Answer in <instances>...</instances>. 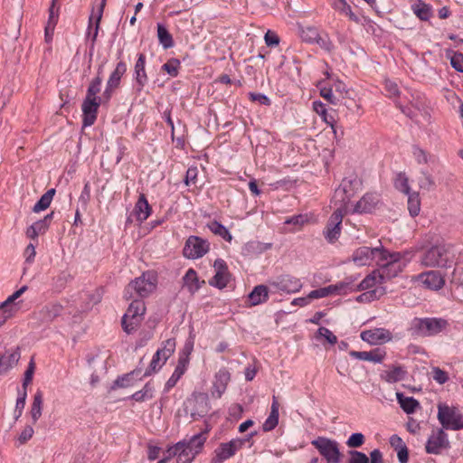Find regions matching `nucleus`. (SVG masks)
Here are the masks:
<instances>
[{"label":"nucleus","instance_id":"42","mask_svg":"<svg viewBox=\"0 0 463 463\" xmlns=\"http://www.w3.org/2000/svg\"><path fill=\"white\" fill-rule=\"evenodd\" d=\"M207 226L213 233L219 235L223 240H225L227 241H231L232 240V236L229 232L227 228L225 226H223L222 223H220L219 222L213 221V222H209Z\"/></svg>","mask_w":463,"mask_h":463},{"label":"nucleus","instance_id":"37","mask_svg":"<svg viewBox=\"0 0 463 463\" xmlns=\"http://www.w3.org/2000/svg\"><path fill=\"white\" fill-rule=\"evenodd\" d=\"M43 402V392L41 391H37L33 396V401L30 411V414L33 424L36 423V421L42 416Z\"/></svg>","mask_w":463,"mask_h":463},{"label":"nucleus","instance_id":"11","mask_svg":"<svg viewBox=\"0 0 463 463\" xmlns=\"http://www.w3.org/2000/svg\"><path fill=\"white\" fill-rule=\"evenodd\" d=\"M383 250L384 248L383 247L370 248L363 246L354 251L352 259L357 266L369 265L372 260H374L377 264Z\"/></svg>","mask_w":463,"mask_h":463},{"label":"nucleus","instance_id":"4","mask_svg":"<svg viewBox=\"0 0 463 463\" xmlns=\"http://www.w3.org/2000/svg\"><path fill=\"white\" fill-rule=\"evenodd\" d=\"M449 323L440 317L414 318L411 323L412 334L418 336H433L447 329Z\"/></svg>","mask_w":463,"mask_h":463},{"label":"nucleus","instance_id":"55","mask_svg":"<svg viewBox=\"0 0 463 463\" xmlns=\"http://www.w3.org/2000/svg\"><path fill=\"white\" fill-rule=\"evenodd\" d=\"M58 12H59V7H55V4H52V5L49 9V20L47 23V25H49V28H52V31L54 30L55 25L57 24L58 16H59Z\"/></svg>","mask_w":463,"mask_h":463},{"label":"nucleus","instance_id":"43","mask_svg":"<svg viewBox=\"0 0 463 463\" xmlns=\"http://www.w3.org/2000/svg\"><path fill=\"white\" fill-rule=\"evenodd\" d=\"M408 195V210L412 217L417 216L420 211V200L419 194L416 192L411 193Z\"/></svg>","mask_w":463,"mask_h":463},{"label":"nucleus","instance_id":"6","mask_svg":"<svg viewBox=\"0 0 463 463\" xmlns=\"http://www.w3.org/2000/svg\"><path fill=\"white\" fill-rule=\"evenodd\" d=\"M156 286V276L149 272L143 273L127 286L125 296L127 298H134L136 296L146 298L155 290Z\"/></svg>","mask_w":463,"mask_h":463},{"label":"nucleus","instance_id":"23","mask_svg":"<svg viewBox=\"0 0 463 463\" xmlns=\"http://www.w3.org/2000/svg\"><path fill=\"white\" fill-rule=\"evenodd\" d=\"M20 357L21 354L18 348L13 349L3 355H0V374H4L10 369L14 368L18 364Z\"/></svg>","mask_w":463,"mask_h":463},{"label":"nucleus","instance_id":"54","mask_svg":"<svg viewBox=\"0 0 463 463\" xmlns=\"http://www.w3.org/2000/svg\"><path fill=\"white\" fill-rule=\"evenodd\" d=\"M364 442V436L362 433H353L347 439L346 445L349 448H359Z\"/></svg>","mask_w":463,"mask_h":463},{"label":"nucleus","instance_id":"61","mask_svg":"<svg viewBox=\"0 0 463 463\" xmlns=\"http://www.w3.org/2000/svg\"><path fill=\"white\" fill-rule=\"evenodd\" d=\"M349 463H369V458L363 452L353 450Z\"/></svg>","mask_w":463,"mask_h":463},{"label":"nucleus","instance_id":"22","mask_svg":"<svg viewBox=\"0 0 463 463\" xmlns=\"http://www.w3.org/2000/svg\"><path fill=\"white\" fill-rule=\"evenodd\" d=\"M419 279L426 288L433 290L440 289L445 283L441 274L436 270L421 273Z\"/></svg>","mask_w":463,"mask_h":463},{"label":"nucleus","instance_id":"36","mask_svg":"<svg viewBox=\"0 0 463 463\" xmlns=\"http://www.w3.org/2000/svg\"><path fill=\"white\" fill-rule=\"evenodd\" d=\"M396 398L401 408L408 414L413 413L420 406L416 399L413 397H406L402 392H396Z\"/></svg>","mask_w":463,"mask_h":463},{"label":"nucleus","instance_id":"14","mask_svg":"<svg viewBox=\"0 0 463 463\" xmlns=\"http://www.w3.org/2000/svg\"><path fill=\"white\" fill-rule=\"evenodd\" d=\"M345 215L344 209H335L324 230L325 238L329 242L336 241L341 233V224Z\"/></svg>","mask_w":463,"mask_h":463},{"label":"nucleus","instance_id":"8","mask_svg":"<svg viewBox=\"0 0 463 463\" xmlns=\"http://www.w3.org/2000/svg\"><path fill=\"white\" fill-rule=\"evenodd\" d=\"M450 447L448 434L443 429L439 428L431 431L425 444V451L431 455H441L445 450H449Z\"/></svg>","mask_w":463,"mask_h":463},{"label":"nucleus","instance_id":"45","mask_svg":"<svg viewBox=\"0 0 463 463\" xmlns=\"http://www.w3.org/2000/svg\"><path fill=\"white\" fill-rule=\"evenodd\" d=\"M394 186L400 192L409 194H411V188L409 185V179L404 173H399L394 180Z\"/></svg>","mask_w":463,"mask_h":463},{"label":"nucleus","instance_id":"47","mask_svg":"<svg viewBox=\"0 0 463 463\" xmlns=\"http://www.w3.org/2000/svg\"><path fill=\"white\" fill-rule=\"evenodd\" d=\"M101 83H102V78H101V76L99 73L98 76L96 78H94L91 80V82L90 83V85L88 87V90H87L86 97L92 98V99L93 98H99L97 95L100 91Z\"/></svg>","mask_w":463,"mask_h":463},{"label":"nucleus","instance_id":"1","mask_svg":"<svg viewBox=\"0 0 463 463\" xmlns=\"http://www.w3.org/2000/svg\"><path fill=\"white\" fill-rule=\"evenodd\" d=\"M408 263V259L401 252H390L384 249L381 259L378 260V271L383 282L398 276Z\"/></svg>","mask_w":463,"mask_h":463},{"label":"nucleus","instance_id":"31","mask_svg":"<svg viewBox=\"0 0 463 463\" xmlns=\"http://www.w3.org/2000/svg\"><path fill=\"white\" fill-rule=\"evenodd\" d=\"M331 6L335 11L348 16L351 21L356 24L361 23L360 17L352 11L350 5L345 0H331Z\"/></svg>","mask_w":463,"mask_h":463},{"label":"nucleus","instance_id":"13","mask_svg":"<svg viewBox=\"0 0 463 463\" xmlns=\"http://www.w3.org/2000/svg\"><path fill=\"white\" fill-rule=\"evenodd\" d=\"M269 284L277 291H281L287 294L298 292L303 287V284L299 279L289 274L278 276L277 278L273 279Z\"/></svg>","mask_w":463,"mask_h":463},{"label":"nucleus","instance_id":"41","mask_svg":"<svg viewBox=\"0 0 463 463\" xmlns=\"http://www.w3.org/2000/svg\"><path fill=\"white\" fill-rule=\"evenodd\" d=\"M163 344L164 346L162 348H159L156 351V353L157 356H161L162 364H165L175 350V340L174 338H169L165 340Z\"/></svg>","mask_w":463,"mask_h":463},{"label":"nucleus","instance_id":"17","mask_svg":"<svg viewBox=\"0 0 463 463\" xmlns=\"http://www.w3.org/2000/svg\"><path fill=\"white\" fill-rule=\"evenodd\" d=\"M100 101V98L92 99L85 97L81 106L84 127H90L94 124L97 118L98 109L99 108Z\"/></svg>","mask_w":463,"mask_h":463},{"label":"nucleus","instance_id":"33","mask_svg":"<svg viewBox=\"0 0 463 463\" xmlns=\"http://www.w3.org/2000/svg\"><path fill=\"white\" fill-rule=\"evenodd\" d=\"M62 306L58 303H51L44 306L41 311L42 319L44 322H51L61 314Z\"/></svg>","mask_w":463,"mask_h":463},{"label":"nucleus","instance_id":"29","mask_svg":"<svg viewBox=\"0 0 463 463\" xmlns=\"http://www.w3.org/2000/svg\"><path fill=\"white\" fill-rule=\"evenodd\" d=\"M151 207L145 194H141L134 208V213L137 216V221L139 222H143L144 221H146L151 214Z\"/></svg>","mask_w":463,"mask_h":463},{"label":"nucleus","instance_id":"46","mask_svg":"<svg viewBox=\"0 0 463 463\" xmlns=\"http://www.w3.org/2000/svg\"><path fill=\"white\" fill-rule=\"evenodd\" d=\"M154 389L150 383H146L144 388L140 391L136 392L132 394L131 398L136 402H144L153 397Z\"/></svg>","mask_w":463,"mask_h":463},{"label":"nucleus","instance_id":"64","mask_svg":"<svg viewBox=\"0 0 463 463\" xmlns=\"http://www.w3.org/2000/svg\"><path fill=\"white\" fill-rule=\"evenodd\" d=\"M317 333L320 336L326 338L331 345L337 342L336 336L326 327H319Z\"/></svg>","mask_w":463,"mask_h":463},{"label":"nucleus","instance_id":"28","mask_svg":"<svg viewBox=\"0 0 463 463\" xmlns=\"http://www.w3.org/2000/svg\"><path fill=\"white\" fill-rule=\"evenodd\" d=\"M207 434L208 430H205L192 436L188 439H183V441H185L188 448L194 453V458L202 452L207 440Z\"/></svg>","mask_w":463,"mask_h":463},{"label":"nucleus","instance_id":"3","mask_svg":"<svg viewBox=\"0 0 463 463\" xmlns=\"http://www.w3.org/2000/svg\"><path fill=\"white\" fill-rule=\"evenodd\" d=\"M437 418L441 425L440 429L450 430H463V413L456 406L439 402L437 405Z\"/></svg>","mask_w":463,"mask_h":463},{"label":"nucleus","instance_id":"60","mask_svg":"<svg viewBox=\"0 0 463 463\" xmlns=\"http://www.w3.org/2000/svg\"><path fill=\"white\" fill-rule=\"evenodd\" d=\"M33 428L31 425H26L18 437L19 443H26L33 437Z\"/></svg>","mask_w":463,"mask_h":463},{"label":"nucleus","instance_id":"20","mask_svg":"<svg viewBox=\"0 0 463 463\" xmlns=\"http://www.w3.org/2000/svg\"><path fill=\"white\" fill-rule=\"evenodd\" d=\"M361 338L372 345H378L390 341L392 339V335L384 328H374L362 332Z\"/></svg>","mask_w":463,"mask_h":463},{"label":"nucleus","instance_id":"62","mask_svg":"<svg viewBox=\"0 0 463 463\" xmlns=\"http://www.w3.org/2000/svg\"><path fill=\"white\" fill-rule=\"evenodd\" d=\"M450 64L457 71L463 72V54L454 53L450 59Z\"/></svg>","mask_w":463,"mask_h":463},{"label":"nucleus","instance_id":"40","mask_svg":"<svg viewBox=\"0 0 463 463\" xmlns=\"http://www.w3.org/2000/svg\"><path fill=\"white\" fill-rule=\"evenodd\" d=\"M54 194L55 189H50L44 193L33 207V211L34 213H40L41 211L47 209L52 201Z\"/></svg>","mask_w":463,"mask_h":463},{"label":"nucleus","instance_id":"52","mask_svg":"<svg viewBox=\"0 0 463 463\" xmlns=\"http://www.w3.org/2000/svg\"><path fill=\"white\" fill-rule=\"evenodd\" d=\"M318 31L315 27H307L305 29L301 30L300 36L303 41L309 43H315V41L318 35Z\"/></svg>","mask_w":463,"mask_h":463},{"label":"nucleus","instance_id":"7","mask_svg":"<svg viewBox=\"0 0 463 463\" xmlns=\"http://www.w3.org/2000/svg\"><path fill=\"white\" fill-rule=\"evenodd\" d=\"M146 313L143 300L134 299L122 317V327L127 334H131L138 327Z\"/></svg>","mask_w":463,"mask_h":463},{"label":"nucleus","instance_id":"51","mask_svg":"<svg viewBox=\"0 0 463 463\" xmlns=\"http://www.w3.org/2000/svg\"><path fill=\"white\" fill-rule=\"evenodd\" d=\"M165 364H162L161 356H157V353L154 354L149 366L146 370L144 376H149L152 373L157 372Z\"/></svg>","mask_w":463,"mask_h":463},{"label":"nucleus","instance_id":"57","mask_svg":"<svg viewBox=\"0 0 463 463\" xmlns=\"http://www.w3.org/2000/svg\"><path fill=\"white\" fill-rule=\"evenodd\" d=\"M34 369H35L34 362L32 359L28 364V367H27L25 373H24V381H23V388L26 389L27 385L31 383V382L33 380V373H34Z\"/></svg>","mask_w":463,"mask_h":463},{"label":"nucleus","instance_id":"38","mask_svg":"<svg viewBox=\"0 0 463 463\" xmlns=\"http://www.w3.org/2000/svg\"><path fill=\"white\" fill-rule=\"evenodd\" d=\"M189 402H195L199 404V409L191 410L190 414L194 420H197L198 418L203 417L207 413V398L204 395H199L198 397H195L194 400L189 401Z\"/></svg>","mask_w":463,"mask_h":463},{"label":"nucleus","instance_id":"16","mask_svg":"<svg viewBox=\"0 0 463 463\" xmlns=\"http://www.w3.org/2000/svg\"><path fill=\"white\" fill-rule=\"evenodd\" d=\"M167 458H176V463H191L194 453L188 448L185 441H179L166 450Z\"/></svg>","mask_w":463,"mask_h":463},{"label":"nucleus","instance_id":"35","mask_svg":"<svg viewBox=\"0 0 463 463\" xmlns=\"http://www.w3.org/2000/svg\"><path fill=\"white\" fill-rule=\"evenodd\" d=\"M411 10L421 21H428L432 14L431 6L421 0H417V2L411 5Z\"/></svg>","mask_w":463,"mask_h":463},{"label":"nucleus","instance_id":"50","mask_svg":"<svg viewBox=\"0 0 463 463\" xmlns=\"http://www.w3.org/2000/svg\"><path fill=\"white\" fill-rule=\"evenodd\" d=\"M418 184L420 189L430 191L435 186V183L430 175L426 172H421L419 177Z\"/></svg>","mask_w":463,"mask_h":463},{"label":"nucleus","instance_id":"63","mask_svg":"<svg viewBox=\"0 0 463 463\" xmlns=\"http://www.w3.org/2000/svg\"><path fill=\"white\" fill-rule=\"evenodd\" d=\"M320 95L326 99L327 100L328 102H330L331 104H337L338 103V99L334 95L333 93V90L331 88H322L320 90Z\"/></svg>","mask_w":463,"mask_h":463},{"label":"nucleus","instance_id":"24","mask_svg":"<svg viewBox=\"0 0 463 463\" xmlns=\"http://www.w3.org/2000/svg\"><path fill=\"white\" fill-rule=\"evenodd\" d=\"M350 356L362 361L373 362L374 364L382 363L385 356V352L382 351L379 348L373 349L372 351H351L349 353Z\"/></svg>","mask_w":463,"mask_h":463},{"label":"nucleus","instance_id":"9","mask_svg":"<svg viewBox=\"0 0 463 463\" xmlns=\"http://www.w3.org/2000/svg\"><path fill=\"white\" fill-rule=\"evenodd\" d=\"M311 444L319 451L320 455L325 458L327 463H339L340 451L338 443L335 440L318 437L311 441Z\"/></svg>","mask_w":463,"mask_h":463},{"label":"nucleus","instance_id":"27","mask_svg":"<svg viewBox=\"0 0 463 463\" xmlns=\"http://www.w3.org/2000/svg\"><path fill=\"white\" fill-rule=\"evenodd\" d=\"M351 283H353L352 281H350ZM384 283L383 280L382 279V277L378 271V269L376 270H373L371 274H369L368 276H366L360 283L359 285L357 286H354V284H352L353 286V290H348V293L349 292H353V291H358V290H365V289H369L373 287H374L375 285L377 284H383Z\"/></svg>","mask_w":463,"mask_h":463},{"label":"nucleus","instance_id":"19","mask_svg":"<svg viewBox=\"0 0 463 463\" xmlns=\"http://www.w3.org/2000/svg\"><path fill=\"white\" fill-rule=\"evenodd\" d=\"M146 56L144 53H139L134 67V78L136 81V88L137 91H141L147 83L148 78L145 69Z\"/></svg>","mask_w":463,"mask_h":463},{"label":"nucleus","instance_id":"48","mask_svg":"<svg viewBox=\"0 0 463 463\" xmlns=\"http://www.w3.org/2000/svg\"><path fill=\"white\" fill-rule=\"evenodd\" d=\"M53 213L47 214L43 219L33 222L32 225L35 228L39 234H43L49 229Z\"/></svg>","mask_w":463,"mask_h":463},{"label":"nucleus","instance_id":"26","mask_svg":"<svg viewBox=\"0 0 463 463\" xmlns=\"http://www.w3.org/2000/svg\"><path fill=\"white\" fill-rule=\"evenodd\" d=\"M100 21L101 18H99V14L95 13V9L93 8L89 19V26L87 32V38L90 40V52H93L95 47V43L98 37Z\"/></svg>","mask_w":463,"mask_h":463},{"label":"nucleus","instance_id":"44","mask_svg":"<svg viewBox=\"0 0 463 463\" xmlns=\"http://www.w3.org/2000/svg\"><path fill=\"white\" fill-rule=\"evenodd\" d=\"M184 282L190 292H194L199 288L197 274L193 269H189L186 271L184 277Z\"/></svg>","mask_w":463,"mask_h":463},{"label":"nucleus","instance_id":"32","mask_svg":"<svg viewBox=\"0 0 463 463\" xmlns=\"http://www.w3.org/2000/svg\"><path fill=\"white\" fill-rule=\"evenodd\" d=\"M269 289L265 285L256 286L253 290L249 294V299L251 306L262 304L268 300Z\"/></svg>","mask_w":463,"mask_h":463},{"label":"nucleus","instance_id":"58","mask_svg":"<svg viewBox=\"0 0 463 463\" xmlns=\"http://www.w3.org/2000/svg\"><path fill=\"white\" fill-rule=\"evenodd\" d=\"M412 154L415 160L419 164H427L428 163V154L426 151L421 149L420 147L414 146L412 148Z\"/></svg>","mask_w":463,"mask_h":463},{"label":"nucleus","instance_id":"39","mask_svg":"<svg viewBox=\"0 0 463 463\" xmlns=\"http://www.w3.org/2000/svg\"><path fill=\"white\" fill-rule=\"evenodd\" d=\"M157 37L159 43L164 49H169L174 46V40L168 30L161 24H157Z\"/></svg>","mask_w":463,"mask_h":463},{"label":"nucleus","instance_id":"21","mask_svg":"<svg viewBox=\"0 0 463 463\" xmlns=\"http://www.w3.org/2000/svg\"><path fill=\"white\" fill-rule=\"evenodd\" d=\"M379 203V196L376 194L369 193L364 194L354 205V213H372Z\"/></svg>","mask_w":463,"mask_h":463},{"label":"nucleus","instance_id":"15","mask_svg":"<svg viewBox=\"0 0 463 463\" xmlns=\"http://www.w3.org/2000/svg\"><path fill=\"white\" fill-rule=\"evenodd\" d=\"M351 282L342 281L335 285H329L325 288L312 290L308 294L309 299L322 298L329 295H346L348 290H353Z\"/></svg>","mask_w":463,"mask_h":463},{"label":"nucleus","instance_id":"53","mask_svg":"<svg viewBox=\"0 0 463 463\" xmlns=\"http://www.w3.org/2000/svg\"><path fill=\"white\" fill-rule=\"evenodd\" d=\"M315 43L328 52H332V50L334 49V44L327 33H318Z\"/></svg>","mask_w":463,"mask_h":463},{"label":"nucleus","instance_id":"30","mask_svg":"<svg viewBox=\"0 0 463 463\" xmlns=\"http://www.w3.org/2000/svg\"><path fill=\"white\" fill-rule=\"evenodd\" d=\"M407 372L402 366H391L382 373V378L389 383H394L404 380Z\"/></svg>","mask_w":463,"mask_h":463},{"label":"nucleus","instance_id":"49","mask_svg":"<svg viewBox=\"0 0 463 463\" xmlns=\"http://www.w3.org/2000/svg\"><path fill=\"white\" fill-rule=\"evenodd\" d=\"M180 68V61L177 59H170L167 62L163 64L162 70L166 71L170 76L176 77Z\"/></svg>","mask_w":463,"mask_h":463},{"label":"nucleus","instance_id":"34","mask_svg":"<svg viewBox=\"0 0 463 463\" xmlns=\"http://www.w3.org/2000/svg\"><path fill=\"white\" fill-rule=\"evenodd\" d=\"M127 71V64L125 61H118L115 70L111 72L107 81L109 88H118L120 84L122 76Z\"/></svg>","mask_w":463,"mask_h":463},{"label":"nucleus","instance_id":"59","mask_svg":"<svg viewBox=\"0 0 463 463\" xmlns=\"http://www.w3.org/2000/svg\"><path fill=\"white\" fill-rule=\"evenodd\" d=\"M279 423V416L269 413V417L266 419V420L263 423V430L264 431H270L276 428V426Z\"/></svg>","mask_w":463,"mask_h":463},{"label":"nucleus","instance_id":"2","mask_svg":"<svg viewBox=\"0 0 463 463\" xmlns=\"http://www.w3.org/2000/svg\"><path fill=\"white\" fill-rule=\"evenodd\" d=\"M452 248L448 244H436L421 255L420 263L425 267L449 268L453 263Z\"/></svg>","mask_w":463,"mask_h":463},{"label":"nucleus","instance_id":"12","mask_svg":"<svg viewBox=\"0 0 463 463\" xmlns=\"http://www.w3.org/2000/svg\"><path fill=\"white\" fill-rule=\"evenodd\" d=\"M245 441L246 440L242 439H233L229 442L221 443L214 450V457L212 460L213 463H222L233 457L235 453L242 448Z\"/></svg>","mask_w":463,"mask_h":463},{"label":"nucleus","instance_id":"5","mask_svg":"<svg viewBox=\"0 0 463 463\" xmlns=\"http://www.w3.org/2000/svg\"><path fill=\"white\" fill-rule=\"evenodd\" d=\"M360 185V181L355 176L344 178L339 187L335 189L332 203L335 209H344L345 214L348 213V203Z\"/></svg>","mask_w":463,"mask_h":463},{"label":"nucleus","instance_id":"56","mask_svg":"<svg viewBox=\"0 0 463 463\" xmlns=\"http://www.w3.org/2000/svg\"><path fill=\"white\" fill-rule=\"evenodd\" d=\"M432 378L438 383L443 384L449 380V375L445 371L441 370L440 368L434 367L432 369Z\"/></svg>","mask_w":463,"mask_h":463},{"label":"nucleus","instance_id":"10","mask_svg":"<svg viewBox=\"0 0 463 463\" xmlns=\"http://www.w3.org/2000/svg\"><path fill=\"white\" fill-rule=\"evenodd\" d=\"M210 250V243L207 240L198 236H189L183 250L184 256L187 259H199L205 255Z\"/></svg>","mask_w":463,"mask_h":463},{"label":"nucleus","instance_id":"25","mask_svg":"<svg viewBox=\"0 0 463 463\" xmlns=\"http://www.w3.org/2000/svg\"><path fill=\"white\" fill-rule=\"evenodd\" d=\"M230 373L226 369L219 370L215 374L213 395L217 398H220L225 392L227 384L230 382Z\"/></svg>","mask_w":463,"mask_h":463},{"label":"nucleus","instance_id":"18","mask_svg":"<svg viewBox=\"0 0 463 463\" xmlns=\"http://www.w3.org/2000/svg\"><path fill=\"white\" fill-rule=\"evenodd\" d=\"M213 268L215 269V275L209 283L210 285L222 289L227 286L230 279L227 264L223 260L217 259L214 261Z\"/></svg>","mask_w":463,"mask_h":463}]
</instances>
